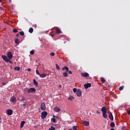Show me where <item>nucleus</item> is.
Returning a JSON list of instances; mask_svg holds the SVG:
<instances>
[{
	"instance_id": "7c9ffc66",
	"label": "nucleus",
	"mask_w": 130,
	"mask_h": 130,
	"mask_svg": "<svg viewBox=\"0 0 130 130\" xmlns=\"http://www.w3.org/2000/svg\"><path fill=\"white\" fill-rule=\"evenodd\" d=\"M13 31L14 32V33H17V32H18V29L14 28L13 29Z\"/></svg>"
},
{
	"instance_id": "bf43d9fd",
	"label": "nucleus",
	"mask_w": 130,
	"mask_h": 130,
	"mask_svg": "<svg viewBox=\"0 0 130 130\" xmlns=\"http://www.w3.org/2000/svg\"><path fill=\"white\" fill-rule=\"evenodd\" d=\"M5 1H8V0H5Z\"/></svg>"
},
{
	"instance_id": "c85d7f7f",
	"label": "nucleus",
	"mask_w": 130,
	"mask_h": 130,
	"mask_svg": "<svg viewBox=\"0 0 130 130\" xmlns=\"http://www.w3.org/2000/svg\"><path fill=\"white\" fill-rule=\"evenodd\" d=\"M124 88V87H123V86H121L119 88V90L120 91H122V90H123V88Z\"/></svg>"
},
{
	"instance_id": "f704fd0d",
	"label": "nucleus",
	"mask_w": 130,
	"mask_h": 130,
	"mask_svg": "<svg viewBox=\"0 0 130 130\" xmlns=\"http://www.w3.org/2000/svg\"><path fill=\"white\" fill-rule=\"evenodd\" d=\"M50 55H51V56H54V55H55V54L54 53V52H52L50 54Z\"/></svg>"
},
{
	"instance_id": "39448f33",
	"label": "nucleus",
	"mask_w": 130,
	"mask_h": 130,
	"mask_svg": "<svg viewBox=\"0 0 130 130\" xmlns=\"http://www.w3.org/2000/svg\"><path fill=\"white\" fill-rule=\"evenodd\" d=\"M76 94H77V96H78V97H81V96H82V90L80 89H78L77 90Z\"/></svg>"
},
{
	"instance_id": "473e14b6",
	"label": "nucleus",
	"mask_w": 130,
	"mask_h": 130,
	"mask_svg": "<svg viewBox=\"0 0 130 130\" xmlns=\"http://www.w3.org/2000/svg\"><path fill=\"white\" fill-rule=\"evenodd\" d=\"M30 53L31 54V55H33L35 53V52L34 51V50H31L30 51Z\"/></svg>"
},
{
	"instance_id": "423d86ee",
	"label": "nucleus",
	"mask_w": 130,
	"mask_h": 130,
	"mask_svg": "<svg viewBox=\"0 0 130 130\" xmlns=\"http://www.w3.org/2000/svg\"><path fill=\"white\" fill-rule=\"evenodd\" d=\"M41 110H45L46 109V107H45V103H42L41 105Z\"/></svg>"
},
{
	"instance_id": "09e8293b",
	"label": "nucleus",
	"mask_w": 130,
	"mask_h": 130,
	"mask_svg": "<svg viewBox=\"0 0 130 130\" xmlns=\"http://www.w3.org/2000/svg\"><path fill=\"white\" fill-rule=\"evenodd\" d=\"M17 37H19L20 36V35L19 34H16Z\"/></svg>"
},
{
	"instance_id": "5fc2aeb1",
	"label": "nucleus",
	"mask_w": 130,
	"mask_h": 130,
	"mask_svg": "<svg viewBox=\"0 0 130 130\" xmlns=\"http://www.w3.org/2000/svg\"><path fill=\"white\" fill-rule=\"evenodd\" d=\"M110 130H115V129L113 128H112Z\"/></svg>"
},
{
	"instance_id": "6e6552de",
	"label": "nucleus",
	"mask_w": 130,
	"mask_h": 130,
	"mask_svg": "<svg viewBox=\"0 0 130 130\" xmlns=\"http://www.w3.org/2000/svg\"><path fill=\"white\" fill-rule=\"evenodd\" d=\"M6 111L8 115H12L13 114V110L7 109Z\"/></svg>"
},
{
	"instance_id": "3c124183",
	"label": "nucleus",
	"mask_w": 130,
	"mask_h": 130,
	"mask_svg": "<svg viewBox=\"0 0 130 130\" xmlns=\"http://www.w3.org/2000/svg\"><path fill=\"white\" fill-rule=\"evenodd\" d=\"M0 10H3V7L0 6Z\"/></svg>"
},
{
	"instance_id": "0eeeda50",
	"label": "nucleus",
	"mask_w": 130,
	"mask_h": 130,
	"mask_svg": "<svg viewBox=\"0 0 130 130\" xmlns=\"http://www.w3.org/2000/svg\"><path fill=\"white\" fill-rule=\"evenodd\" d=\"M10 101L12 102V103H15L17 102V99L15 96H12L11 98Z\"/></svg>"
},
{
	"instance_id": "13d9d810",
	"label": "nucleus",
	"mask_w": 130,
	"mask_h": 130,
	"mask_svg": "<svg viewBox=\"0 0 130 130\" xmlns=\"http://www.w3.org/2000/svg\"><path fill=\"white\" fill-rule=\"evenodd\" d=\"M1 119H2V118H1V117H0V120H1Z\"/></svg>"
},
{
	"instance_id": "8fccbe9b",
	"label": "nucleus",
	"mask_w": 130,
	"mask_h": 130,
	"mask_svg": "<svg viewBox=\"0 0 130 130\" xmlns=\"http://www.w3.org/2000/svg\"><path fill=\"white\" fill-rule=\"evenodd\" d=\"M127 113L129 114V115H130V110L127 111Z\"/></svg>"
},
{
	"instance_id": "2f4dec72",
	"label": "nucleus",
	"mask_w": 130,
	"mask_h": 130,
	"mask_svg": "<svg viewBox=\"0 0 130 130\" xmlns=\"http://www.w3.org/2000/svg\"><path fill=\"white\" fill-rule=\"evenodd\" d=\"M6 62H9V63H13V61H12V60H10V59H8V60H7V61Z\"/></svg>"
},
{
	"instance_id": "72a5a7b5",
	"label": "nucleus",
	"mask_w": 130,
	"mask_h": 130,
	"mask_svg": "<svg viewBox=\"0 0 130 130\" xmlns=\"http://www.w3.org/2000/svg\"><path fill=\"white\" fill-rule=\"evenodd\" d=\"M67 67H67V66L63 67V68H62V71H66V70L67 69Z\"/></svg>"
},
{
	"instance_id": "f3484780",
	"label": "nucleus",
	"mask_w": 130,
	"mask_h": 130,
	"mask_svg": "<svg viewBox=\"0 0 130 130\" xmlns=\"http://www.w3.org/2000/svg\"><path fill=\"white\" fill-rule=\"evenodd\" d=\"M61 34V30L59 28L56 29V34Z\"/></svg>"
},
{
	"instance_id": "dca6fc26",
	"label": "nucleus",
	"mask_w": 130,
	"mask_h": 130,
	"mask_svg": "<svg viewBox=\"0 0 130 130\" xmlns=\"http://www.w3.org/2000/svg\"><path fill=\"white\" fill-rule=\"evenodd\" d=\"M54 110L55 111H56V112H59V111H60V108L57 107H55L54 108Z\"/></svg>"
},
{
	"instance_id": "c756f323",
	"label": "nucleus",
	"mask_w": 130,
	"mask_h": 130,
	"mask_svg": "<svg viewBox=\"0 0 130 130\" xmlns=\"http://www.w3.org/2000/svg\"><path fill=\"white\" fill-rule=\"evenodd\" d=\"M74 99V97L73 96H69V98H68V100H73Z\"/></svg>"
},
{
	"instance_id": "cd10ccee",
	"label": "nucleus",
	"mask_w": 130,
	"mask_h": 130,
	"mask_svg": "<svg viewBox=\"0 0 130 130\" xmlns=\"http://www.w3.org/2000/svg\"><path fill=\"white\" fill-rule=\"evenodd\" d=\"M49 130H55V127H53V126H51Z\"/></svg>"
},
{
	"instance_id": "e433bc0d",
	"label": "nucleus",
	"mask_w": 130,
	"mask_h": 130,
	"mask_svg": "<svg viewBox=\"0 0 130 130\" xmlns=\"http://www.w3.org/2000/svg\"><path fill=\"white\" fill-rule=\"evenodd\" d=\"M73 128L74 130H76L78 128V127L76 125H75L73 127Z\"/></svg>"
},
{
	"instance_id": "4be33fe9",
	"label": "nucleus",
	"mask_w": 130,
	"mask_h": 130,
	"mask_svg": "<svg viewBox=\"0 0 130 130\" xmlns=\"http://www.w3.org/2000/svg\"><path fill=\"white\" fill-rule=\"evenodd\" d=\"M101 81L102 82V83H105L106 82L105 79H104L103 77L101 78Z\"/></svg>"
},
{
	"instance_id": "1a4fd4ad",
	"label": "nucleus",
	"mask_w": 130,
	"mask_h": 130,
	"mask_svg": "<svg viewBox=\"0 0 130 130\" xmlns=\"http://www.w3.org/2000/svg\"><path fill=\"white\" fill-rule=\"evenodd\" d=\"M91 86H92V84H91V83H86L84 85V87L86 89H88V88H90V87H91Z\"/></svg>"
},
{
	"instance_id": "bb28decb",
	"label": "nucleus",
	"mask_w": 130,
	"mask_h": 130,
	"mask_svg": "<svg viewBox=\"0 0 130 130\" xmlns=\"http://www.w3.org/2000/svg\"><path fill=\"white\" fill-rule=\"evenodd\" d=\"M33 31H34L33 28L30 27V28L29 29V33H33Z\"/></svg>"
},
{
	"instance_id": "b1692460",
	"label": "nucleus",
	"mask_w": 130,
	"mask_h": 130,
	"mask_svg": "<svg viewBox=\"0 0 130 130\" xmlns=\"http://www.w3.org/2000/svg\"><path fill=\"white\" fill-rule=\"evenodd\" d=\"M55 66L56 67V69L58 71H59L60 70V67H59V66H58V64H57V63L55 64Z\"/></svg>"
},
{
	"instance_id": "c03bdc74",
	"label": "nucleus",
	"mask_w": 130,
	"mask_h": 130,
	"mask_svg": "<svg viewBox=\"0 0 130 130\" xmlns=\"http://www.w3.org/2000/svg\"><path fill=\"white\" fill-rule=\"evenodd\" d=\"M26 70L28 71V72H30V71H31V69L28 68V69H26Z\"/></svg>"
},
{
	"instance_id": "2eb2a0df",
	"label": "nucleus",
	"mask_w": 130,
	"mask_h": 130,
	"mask_svg": "<svg viewBox=\"0 0 130 130\" xmlns=\"http://www.w3.org/2000/svg\"><path fill=\"white\" fill-rule=\"evenodd\" d=\"M24 124H25V121H22L20 123V128H23Z\"/></svg>"
},
{
	"instance_id": "9d476101",
	"label": "nucleus",
	"mask_w": 130,
	"mask_h": 130,
	"mask_svg": "<svg viewBox=\"0 0 130 130\" xmlns=\"http://www.w3.org/2000/svg\"><path fill=\"white\" fill-rule=\"evenodd\" d=\"M2 58L3 59L7 62V60H8L9 58L7 57L6 55H2Z\"/></svg>"
},
{
	"instance_id": "4d7b16f0",
	"label": "nucleus",
	"mask_w": 130,
	"mask_h": 130,
	"mask_svg": "<svg viewBox=\"0 0 130 130\" xmlns=\"http://www.w3.org/2000/svg\"><path fill=\"white\" fill-rule=\"evenodd\" d=\"M59 87L61 88V85H59Z\"/></svg>"
},
{
	"instance_id": "aec40b11",
	"label": "nucleus",
	"mask_w": 130,
	"mask_h": 130,
	"mask_svg": "<svg viewBox=\"0 0 130 130\" xmlns=\"http://www.w3.org/2000/svg\"><path fill=\"white\" fill-rule=\"evenodd\" d=\"M14 70L15 71H17L18 72H19V71H20V67H16L14 68Z\"/></svg>"
},
{
	"instance_id": "4468645a",
	"label": "nucleus",
	"mask_w": 130,
	"mask_h": 130,
	"mask_svg": "<svg viewBox=\"0 0 130 130\" xmlns=\"http://www.w3.org/2000/svg\"><path fill=\"white\" fill-rule=\"evenodd\" d=\"M109 118H110V119H111V120H113V115H112V113H110L109 114Z\"/></svg>"
},
{
	"instance_id": "58836bf2",
	"label": "nucleus",
	"mask_w": 130,
	"mask_h": 130,
	"mask_svg": "<svg viewBox=\"0 0 130 130\" xmlns=\"http://www.w3.org/2000/svg\"><path fill=\"white\" fill-rule=\"evenodd\" d=\"M121 129H122V130H126L125 129V126H122V127H121Z\"/></svg>"
},
{
	"instance_id": "ddd939ff",
	"label": "nucleus",
	"mask_w": 130,
	"mask_h": 130,
	"mask_svg": "<svg viewBox=\"0 0 130 130\" xmlns=\"http://www.w3.org/2000/svg\"><path fill=\"white\" fill-rule=\"evenodd\" d=\"M33 82H34V85L35 86H36V87H38V86H39L38 82L36 81V80H35V79L33 80Z\"/></svg>"
},
{
	"instance_id": "7ed1b4c3",
	"label": "nucleus",
	"mask_w": 130,
	"mask_h": 130,
	"mask_svg": "<svg viewBox=\"0 0 130 130\" xmlns=\"http://www.w3.org/2000/svg\"><path fill=\"white\" fill-rule=\"evenodd\" d=\"M7 57L8 59H12V58H13V54H12V52L9 51L7 53Z\"/></svg>"
},
{
	"instance_id": "a211bd4d",
	"label": "nucleus",
	"mask_w": 130,
	"mask_h": 130,
	"mask_svg": "<svg viewBox=\"0 0 130 130\" xmlns=\"http://www.w3.org/2000/svg\"><path fill=\"white\" fill-rule=\"evenodd\" d=\"M111 127H114L115 126V123L114 122H112L110 124Z\"/></svg>"
},
{
	"instance_id": "6ab92c4d",
	"label": "nucleus",
	"mask_w": 130,
	"mask_h": 130,
	"mask_svg": "<svg viewBox=\"0 0 130 130\" xmlns=\"http://www.w3.org/2000/svg\"><path fill=\"white\" fill-rule=\"evenodd\" d=\"M15 42L16 44H19L20 43V40L18 39H16Z\"/></svg>"
},
{
	"instance_id": "37998d69",
	"label": "nucleus",
	"mask_w": 130,
	"mask_h": 130,
	"mask_svg": "<svg viewBox=\"0 0 130 130\" xmlns=\"http://www.w3.org/2000/svg\"><path fill=\"white\" fill-rule=\"evenodd\" d=\"M55 35H56V34H54L51 35V36L52 37H54V36H55Z\"/></svg>"
},
{
	"instance_id": "79ce46f5",
	"label": "nucleus",
	"mask_w": 130,
	"mask_h": 130,
	"mask_svg": "<svg viewBox=\"0 0 130 130\" xmlns=\"http://www.w3.org/2000/svg\"><path fill=\"white\" fill-rule=\"evenodd\" d=\"M69 74H70V75H72V74H73V72H72V71H69Z\"/></svg>"
},
{
	"instance_id": "a19ab883",
	"label": "nucleus",
	"mask_w": 130,
	"mask_h": 130,
	"mask_svg": "<svg viewBox=\"0 0 130 130\" xmlns=\"http://www.w3.org/2000/svg\"><path fill=\"white\" fill-rule=\"evenodd\" d=\"M26 102H24V104L23 105V107H24V108H26Z\"/></svg>"
},
{
	"instance_id": "603ef678",
	"label": "nucleus",
	"mask_w": 130,
	"mask_h": 130,
	"mask_svg": "<svg viewBox=\"0 0 130 130\" xmlns=\"http://www.w3.org/2000/svg\"><path fill=\"white\" fill-rule=\"evenodd\" d=\"M9 3H12V0H9Z\"/></svg>"
},
{
	"instance_id": "5701e85b",
	"label": "nucleus",
	"mask_w": 130,
	"mask_h": 130,
	"mask_svg": "<svg viewBox=\"0 0 130 130\" xmlns=\"http://www.w3.org/2000/svg\"><path fill=\"white\" fill-rule=\"evenodd\" d=\"M19 34L21 36H24V35H25V33L23 31H20Z\"/></svg>"
},
{
	"instance_id": "49530a36",
	"label": "nucleus",
	"mask_w": 130,
	"mask_h": 130,
	"mask_svg": "<svg viewBox=\"0 0 130 130\" xmlns=\"http://www.w3.org/2000/svg\"><path fill=\"white\" fill-rule=\"evenodd\" d=\"M66 71H67V72H69V67H67V68H66Z\"/></svg>"
},
{
	"instance_id": "f257e3e1",
	"label": "nucleus",
	"mask_w": 130,
	"mask_h": 130,
	"mask_svg": "<svg viewBox=\"0 0 130 130\" xmlns=\"http://www.w3.org/2000/svg\"><path fill=\"white\" fill-rule=\"evenodd\" d=\"M102 111L103 112V117L104 118H107L108 117V115H107V109L105 107H103L102 108Z\"/></svg>"
},
{
	"instance_id": "412c9836",
	"label": "nucleus",
	"mask_w": 130,
	"mask_h": 130,
	"mask_svg": "<svg viewBox=\"0 0 130 130\" xmlns=\"http://www.w3.org/2000/svg\"><path fill=\"white\" fill-rule=\"evenodd\" d=\"M40 78H45L46 77V74H43L40 75Z\"/></svg>"
},
{
	"instance_id": "6e6d98bb",
	"label": "nucleus",
	"mask_w": 130,
	"mask_h": 130,
	"mask_svg": "<svg viewBox=\"0 0 130 130\" xmlns=\"http://www.w3.org/2000/svg\"><path fill=\"white\" fill-rule=\"evenodd\" d=\"M55 117L56 116L54 115H53V117Z\"/></svg>"
},
{
	"instance_id": "9b49d317",
	"label": "nucleus",
	"mask_w": 130,
	"mask_h": 130,
	"mask_svg": "<svg viewBox=\"0 0 130 130\" xmlns=\"http://www.w3.org/2000/svg\"><path fill=\"white\" fill-rule=\"evenodd\" d=\"M82 77H84V78L89 77V74L87 73H81Z\"/></svg>"
},
{
	"instance_id": "a878e982",
	"label": "nucleus",
	"mask_w": 130,
	"mask_h": 130,
	"mask_svg": "<svg viewBox=\"0 0 130 130\" xmlns=\"http://www.w3.org/2000/svg\"><path fill=\"white\" fill-rule=\"evenodd\" d=\"M20 99H21V101H25L26 100V99L23 96H21L20 97Z\"/></svg>"
},
{
	"instance_id": "393cba45",
	"label": "nucleus",
	"mask_w": 130,
	"mask_h": 130,
	"mask_svg": "<svg viewBox=\"0 0 130 130\" xmlns=\"http://www.w3.org/2000/svg\"><path fill=\"white\" fill-rule=\"evenodd\" d=\"M68 75H69V74L68 73H67L66 72H64V73H63V76L64 77H68Z\"/></svg>"
},
{
	"instance_id": "c9c22d12",
	"label": "nucleus",
	"mask_w": 130,
	"mask_h": 130,
	"mask_svg": "<svg viewBox=\"0 0 130 130\" xmlns=\"http://www.w3.org/2000/svg\"><path fill=\"white\" fill-rule=\"evenodd\" d=\"M73 92H74V93H76V92H78V90H77V88H74L73 89Z\"/></svg>"
},
{
	"instance_id": "a18cd8bd",
	"label": "nucleus",
	"mask_w": 130,
	"mask_h": 130,
	"mask_svg": "<svg viewBox=\"0 0 130 130\" xmlns=\"http://www.w3.org/2000/svg\"><path fill=\"white\" fill-rule=\"evenodd\" d=\"M2 85H3L4 86H6V85H7V83H2Z\"/></svg>"
},
{
	"instance_id": "f8f14e48",
	"label": "nucleus",
	"mask_w": 130,
	"mask_h": 130,
	"mask_svg": "<svg viewBox=\"0 0 130 130\" xmlns=\"http://www.w3.org/2000/svg\"><path fill=\"white\" fill-rule=\"evenodd\" d=\"M82 123L85 125V126H88L89 124V122L87 121H83Z\"/></svg>"
},
{
	"instance_id": "4c0bfd02",
	"label": "nucleus",
	"mask_w": 130,
	"mask_h": 130,
	"mask_svg": "<svg viewBox=\"0 0 130 130\" xmlns=\"http://www.w3.org/2000/svg\"><path fill=\"white\" fill-rule=\"evenodd\" d=\"M51 120L53 121V122H55L56 121L55 118H52Z\"/></svg>"
},
{
	"instance_id": "de8ad7c7",
	"label": "nucleus",
	"mask_w": 130,
	"mask_h": 130,
	"mask_svg": "<svg viewBox=\"0 0 130 130\" xmlns=\"http://www.w3.org/2000/svg\"><path fill=\"white\" fill-rule=\"evenodd\" d=\"M96 113H97V114H100V112L98 111H96Z\"/></svg>"
},
{
	"instance_id": "f03ea898",
	"label": "nucleus",
	"mask_w": 130,
	"mask_h": 130,
	"mask_svg": "<svg viewBox=\"0 0 130 130\" xmlns=\"http://www.w3.org/2000/svg\"><path fill=\"white\" fill-rule=\"evenodd\" d=\"M47 112L46 111H43L42 112L41 114V118L42 119H44V118H46V116H47Z\"/></svg>"
},
{
	"instance_id": "864d4df0",
	"label": "nucleus",
	"mask_w": 130,
	"mask_h": 130,
	"mask_svg": "<svg viewBox=\"0 0 130 130\" xmlns=\"http://www.w3.org/2000/svg\"><path fill=\"white\" fill-rule=\"evenodd\" d=\"M55 118L58 119V116H56Z\"/></svg>"
},
{
	"instance_id": "20e7f679",
	"label": "nucleus",
	"mask_w": 130,
	"mask_h": 130,
	"mask_svg": "<svg viewBox=\"0 0 130 130\" xmlns=\"http://www.w3.org/2000/svg\"><path fill=\"white\" fill-rule=\"evenodd\" d=\"M27 92L28 93H35V92H36V89L31 87L27 90Z\"/></svg>"
},
{
	"instance_id": "ea45409f",
	"label": "nucleus",
	"mask_w": 130,
	"mask_h": 130,
	"mask_svg": "<svg viewBox=\"0 0 130 130\" xmlns=\"http://www.w3.org/2000/svg\"><path fill=\"white\" fill-rule=\"evenodd\" d=\"M36 72L37 75H40V73H39V71L38 70H37Z\"/></svg>"
}]
</instances>
